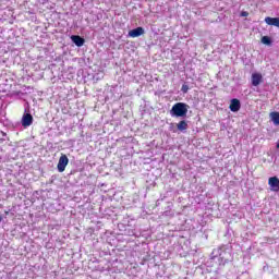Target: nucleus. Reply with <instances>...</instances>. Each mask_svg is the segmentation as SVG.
Listing matches in <instances>:
<instances>
[{
    "mask_svg": "<svg viewBox=\"0 0 279 279\" xmlns=\"http://www.w3.org/2000/svg\"><path fill=\"white\" fill-rule=\"evenodd\" d=\"M177 128L179 132H185V130H189V123L186 122V120H182L177 124Z\"/></svg>",
    "mask_w": 279,
    "mask_h": 279,
    "instance_id": "9b49d317",
    "label": "nucleus"
},
{
    "mask_svg": "<svg viewBox=\"0 0 279 279\" xmlns=\"http://www.w3.org/2000/svg\"><path fill=\"white\" fill-rule=\"evenodd\" d=\"M68 165H69V157H66V155H61L57 166L59 173H64Z\"/></svg>",
    "mask_w": 279,
    "mask_h": 279,
    "instance_id": "20e7f679",
    "label": "nucleus"
},
{
    "mask_svg": "<svg viewBox=\"0 0 279 279\" xmlns=\"http://www.w3.org/2000/svg\"><path fill=\"white\" fill-rule=\"evenodd\" d=\"M182 93H189V85L183 84L181 87Z\"/></svg>",
    "mask_w": 279,
    "mask_h": 279,
    "instance_id": "4468645a",
    "label": "nucleus"
},
{
    "mask_svg": "<svg viewBox=\"0 0 279 279\" xmlns=\"http://www.w3.org/2000/svg\"><path fill=\"white\" fill-rule=\"evenodd\" d=\"M270 119H271L274 125H279V112H277V111L271 112Z\"/></svg>",
    "mask_w": 279,
    "mask_h": 279,
    "instance_id": "f8f14e48",
    "label": "nucleus"
},
{
    "mask_svg": "<svg viewBox=\"0 0 279 279\" xmlns=\"http://www.w3.org/2000/svg\"><path fill=\"white\" fill-rule=\"evenodd\" d=\"M229 109L231 112H239L241 110V100L236 98L231 99Z\"/></svg>",
    "mask_w": 279,
    "mask_h": 279,
    "instance_id": "39448f33",
    "label": "nucleus"
},
{
    "mask_svg": "<svg viewBox=\"0 0 279 279\" xmlns=\"http://www.w3.org/2000/svg\"><path fill=\"white\" fill-rule=\"evenodd\" d=\"M250 15V13H247V11H242V13H241V16H248Z\"/></svg>",
    "mask_w": 279,
    "mask_h": 279,
    "instance_id": "2eb2a0df",
    "label": "nucleus"
},
{
    "mask_svg": "<svg viewBox=\"0 0 279 279\" xmlns=\"http://www.w3.org/2000/svg\"><path fill=\"white\" fill-rule=\"evenodd\" d=\"M3 221V217L0 216V222Z\"/></svg>",
    "mask_w": 279,
    "mask_h": 279,
    "instance_id": "dca6fc26",
    "label": "nucleus"
},
{
    "mask_svg": "<svg viewBox=\"0 0 279 279\" xmlns=\"http://www.w3.org/2000/svg\"><path fill=\"white\" fill-rule=\"evenodd\" d=\"M265 23L267 25H272L274 27H279V17H265Z\"/></svg>",
    "mask_w": 279,
    "mask_h": 279,
    "instance_id": "9d476101",
    "label": "nucleus"
},
{
    "mask_svg": "<svg viewBox=\"0 0 279 279\" xmlns=\"http://www.w3.org/2000/svg\"><path fill=\"white\" fill-rule=\"evenodd\" d=\"M268 184L272 189V191H279V179H278V177L269 178Z\"/></svg>",
    "mask_w": 279,
    "mask_h": 279,
    "instance_id": "6e6552de",
    "label": "nucleus"
},
{
    "mask_svg": "<svg viewBox=\"0 0 279 279\" xmlns=\"http://www.w3.org/2000/svg\"><path fill=\"white\" fill-rule=\"evenodd\" d=\"M71 40L74 43V45H76V47H84L85 40L84 38L80 37V35H72Z\"/></svg>",
    "mask_w": 279,
    "mask_h": 279,
    "instance_id": "1a4fd4ad",
    "label": "nucleus"
},
{
    "mask_svg": "<svg viewBox=\"0 0 279 279\" xmlns=\"http://www.w3.org/2000/svg\"><path fill=\"white\" fill-rule=\"evenodd\" d=\"M143 34H145V28L141 26L129 32L130 38H138V36H143Z\"/></svg>",
    "mask_w": 279,
    "mask_h": 279,
    "instance_id": "423d86ee",
    "label": "nucleus"
},
{
    "mask_svg": "<svg viewBox=\"0 0 279 279\" xmlns=\"http://www.w3.org/2000/svg\"><path fill=\"white\" fill-rule=\"evenodd\" d=\"M213 256L214 258H218V262L220 265H226V263H231L233 260L232 256V245L227 244V245H221L218 248H215L213 251Z\"/></svg>",
    "mask_w": 279,
    "mask_h": 279,
    "instance_id": "f257e3e1",
    "label": "nucleus"
},
{
    "mask_svg": "<svg viewBox=\"0 0 279 279\" xmlns=\"http://www.w3.org/2000/svg\"><path fill=\"white\" fill-rule=\"evenodd\" d=\"M2 136H5V133H4V132H2Z\"/></svg>",
    "mask_w": 279,
    "mask_h": 279,
    "instance_id": "a211bd4d",
    "label": "nucleus"
},
{
    "mask_svg": "<svg viewBox=\"0 0 279 279\" xmlns=\"http://www.w3.org/2000/svg\"><path fill=\"white\" fill-rule=\"evenodd\" d=\"M260 82H263V74L253 73L252 74V86H259Z\"/></svg>",
    "mask_w": 279,
    "mask_h": 279,
    "instance_id": "0eeeda50",
    "label": "nucleus"
},
{
    "mask_svg": "<svg viewBox=\"0 0 279 279\" xmlns=\"http://www.w3.org/2000/svg\"><path fill=\"white\" fill-rule=\"evenodd\" d=\"M277 149H279V142L277 143Z\"/></svg>",
    "mask_w": 279,
    "mask_h": 279,
    "instance_id": "f3484780",
    "label": "nucleus"
},
{
    "mask_svg": "<svg viewBox=\"0 0 279 279\" xmlns=\"http://www.w3.org/2000/svg\"><path fill=\"white\" fill-rule=\"evenodd\" d=\"M263 45H271V38L269 36L262 37Z\"/></svg>",
    "mask_w": 279,
    "mask_h": 279,
    "instance_id": "ddd939ff",
    "label": "nucleus"
},
{
    "mask_svg": "<svg viewBox=\"0 0 279 279\" xmlns=\"http://www.w3.org/2000/svg\"><path fill=\"white\" fill-rule=\"evenodd\" d=\"M21 123H22V128H29L32 123H34V116L27 112V109H25Z\"/></svg>",
    "mask_w": 279,
    "mask_h": 279,
    "instance_id": "7ed1b4c3",
    "label": "nucleus"
},
{
    "mask_svg": "<svg viewBox=\"0 0 279 279\" xmlns=\"http://www.w3.org/2000/svg\"><path fill=\"white\" fill-rule=\"evenodd\" d=\"M187 113H189V105L184 102L174 104L170 110L171 117H177V118L186 117Z\"/></svg>",
    "mask_w": 279,
    "mask_h": 279,
    "instance_id": "f03ea898",
    "label": "nucleus"
}]
</instances>
